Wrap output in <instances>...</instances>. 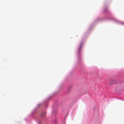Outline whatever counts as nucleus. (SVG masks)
<instances>
[{
	"label": "nucleus",
	"instance_id": "f03ea898",
	"mask_svg": "<svg viewBox=\"0 0 124 124\" xmlns=\"http://www.w3.org/2000/svg\"><path fill=\"white\" fill-rule=\"evenodd\" d=\"M46 112H44L41 114V115L42 116H45L46 115Z\"/></svg>",
	"mask_w": 124,
	"mask_h": 124
},
{
	"label": "nucleus",
	"instance_id": "f257e3e1",
	"mask_svg": "<svg viewBox=\"0 0 124 124\" xmlns=\"http://www.w3.org/2000/svg\"><path fill=\"white\" fill-rule=\"evenodd\" d=\"M110 84H116L117 83L116 82V80H114L111 81L110 82Z\"/></svg>",
	"mask_w": 124,
	"mask_h": 124
}]
</instances>
